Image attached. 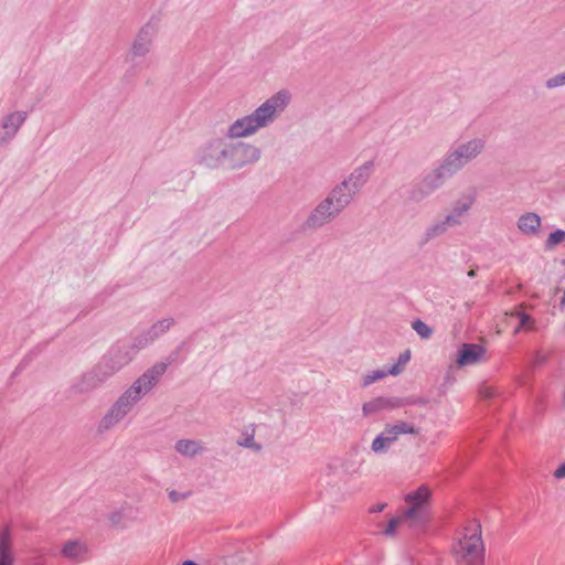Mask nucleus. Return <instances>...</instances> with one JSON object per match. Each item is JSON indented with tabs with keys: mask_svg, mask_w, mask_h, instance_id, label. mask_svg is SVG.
I'll return each instance as SVG.
<instances>
[{
	"mask_svg": "<svg viewBox=\"0 0 565 565\" xmlns=\"http://www.w3.org/2000/svg\"><path fill=\"white\" fill-rule=\"evenodd\" d=\"M291 103V93L280 89L266 98L250 114L234 120L226 129L227 140L226 167L238 170L257 163L262 158V150L254 143L239 139L255 136L277 121Z\"/></svg>",
	"mask_w": 565,
	"mask_h": 565,
	"instance_id": "f257e3e1",
	"label": "nucleus"
},
{
	"mask_svg": "<svg viewBox=\"0 0 565 565\" xmlns=\"http://www.w3.org/2000/svg\"><path fill=\"white\" fill-rule=\"evenodd\" d=\"M459 565H482L484 546L481 539V525L477 521L470 522L462 532V536L452 548Z\"/></svg>",
	"mask_w": 565,
	"mask_h": 565,
	"instance_id": "f03ea898",
	"label": "nucleus"
},
{
	"mask_svg": "<svg viewBox=\"0 0 565 565\" xmlns=\"http://www.w3.org/2000/svg\"><path fill=\"white\" fill-rule=\"evenodd\" d=\"M486 149V140L477 137L451 147L444 156L441 163L452 177L469 162L477 159Z\"/></svg>",
	"mask_w": 565,
	"mask_h": 565,
	"instance_id": "7ed1b4c3",
	"label": "nucleus"
},
{
	"mask_svg": "<svg viewBox=\"0 0 565 565\" xmlns=\"http://www.w3.org/2000/svg\"><path fill=\"white\" fill-rule=\"evenodd\" d=\"M141 350L135 337L130 341L120 340L108 349L99 363L113 376L131 363Z\"/></svg>",
	"mask_w": 565,
	"mask_h": 565,
	"instance_id": "20e7f679",
	"label": "nucleus"
},
{
	"mask_svg": "<svg viewBox=\"0 0 565 565\" xmlns=\"http://www.w3.org/2000/svg\"><path fill=\"white\" fill-rule=\"evenodd\" d=\"M168 365L159 362L147 369L132 384L125 390L120 396L130 407H135L143 396L157 386L160 379L167 371Z\"/></svg>",
	"mask_w": 565,
	"mask_h": 565,
	"instance_id": "39448f33",
	"label": "nucleus"
},
{
	"mask_svg": "<svg viewBox=\"0 0 565 565\" xmlns=\"http://www.w3.org/2000/svg\"><path fill=\"white\" fill-rule=\"evenodd\" d=\"M168 365L159 362L147 369L132 384L125 390L120 396L130 407H135L143 396L157 386L160 379L167 371Z\"/></svg>",
	"mask_w": 565,
	"mask_h": 565,
	"instance_id": "423d86ee",
	"label": "nucleus"
},
{
	"mask_svg": "<svg viewBox=\"0 0 565 565\" xmlns=\"http://www.w3.org/2000/svg\"><path fill=\"white\" fill-rule=\"evenodd\" d=\"M430 495V490L426 486H420L405 495L407 508L402 512L403 518L409 520V527H419L427 523Z\"/></svg>",
	"mask_w": 565,
	"mask_h": 565,
	"instance_id": "0eeeda50",
	"label": "nucleus"
},
{
	"mask_svg": "<svg viewBox=\"0 0 565 565\" xmlns=\"http://www.w3.org/2000/svg\"><path fill=\"white\" fill-rule=\"evenodd\" d=\"M227 140L226 136L217 137L202 145L196 152L198 163L209 169L226 167Z\"/></svg>",
	"mask_w": 565,
	"mask_h": 565,
	"instance_id": "6e6552de",
	"label": "nucleus"
},
{
	"mask_svg": "<svg viewBox=\"0 0 565 565\" xmlns=\"http://www.w3.org/2000/svg\"><path fill=\"white\" fill-rule=\"evenodd\" d=\"M160 28V18L152 15L138 31L129 52L127 53V61H134L138 57H145L152 47L154 38Z\"/></svg>",
	"mask_w": 565,
	"mask_h": 565,
	"instance_id": "1a4fd4ad",
	"label": "nucleus"
},
{
	"mask_svg": "<svg viewBox=\"0 0 565 565\" xmlns=\"http://www.w3.org/2000/svg\"><path fill=\"white\" fill-rule=\"evenodd\" d=\"M175 324L177 320L171 316L156 320L150 327L141 330L135 335L138 345L141 347L142 350L149 348L160 338L166 335Z\"/></svg>",
	"mask_w": 565,
	"mask_h": 565,
	"instance_id": "9d476101",
	"label": "nucleus"
},
{
	"mask_svg": "<svg viewBox=\"0 0 565 565\" xmlns=\"http://www.w3.org/2000/svg\"><path fill=\"white\" fill-rule=\"evenodd\" d=\"M28 118V113L14 110L0 119V148L10 143Z\"/></svg>",
	"mask_w": 565,
	"mask_h": 565,
	"instance_id": "9b49d317",
	"label": "nucleus"
},
{
	"mask_svg": "<svg viewBox=\"0 0 565 565\" xmlns=\"http://www.w3.org/2000/svg\"><path fill=\"white\" fill-rule=\"evenodd\" d=\"M134 408L119 395V397L109 407L107 413L98 423V433L103 434L118 425Z\"/></svg>",
	"mask_w": 565,
	"mask_h": 565,
	"instance_id": "f8f14e48",
	"label": "nucleus"
},
{
	"mask_svg": "<svg viewBox=\"0 0 565 565\" xmlns=\"http://www.w3.org/2000/svg\"><path fill=\"white\" fill-rule=\"evenodd\" d=\"M475 202V194H463L451 203L450 209L445 213V215L454 227H459L463 224L465 218L469 215Z\"/></svg>",
	"mask_w": 565,
	"mask_h": 565,
	"instance_id": "ddd939ff",
	"label": "nucleus"
},
{
	"mask_svg": "<svg viewBox=\"0 0 565 565\" xmlns=\"http://www.w3.org/2000/svg\"><path fill=\"white\" fill-rule=\"evenodd\" d=\"M340 215L338 209H334L330 202L323 199L309 214L306 220L307 228H320Z\"/></svg>",
	"mask_w": 565,
	"mask_h": 565,
	"instance_id": "4468645a",
	"label": "nucleus"
},
{
	"mask_svg": "<svg viewBox=\"0 0 565 565\" xmlns=\"http://www.w3.org/2000/svg\"><path fill=\"white\" fill-rule=\"evenodd\" d=\"M108 521L113 527L126 530L138 521V510L132 504L124 502L109 512Z\"/></svg>",
	"mask_w": 565,
	"mask_h": 565,
	"instance_id": "2eb2a0df",
	"label": "nucleus"
},
{
	"mask_svg": "<svg viewBox=\"0 0 565 565\" xmlns=\"http://www.w3.org/2000/svg\"><path fill=\"white\" fill-rule=\"evenodd\" d=\"M111 376L107 373V371L103 367V365L98 362L93 370L82 375V377L77 381L74 388L78 393H85L93 391L100 386L104 382H106Z\"/></svg>",
	"mask_w": 565,
	"mask_h": 565,
	"instance_id": "dca6fc26",
	"label": "nucleus"
},
{
	"mask_svg": "<svg viewBox=\"0 0 565 565\" xmlns=\"http://www.w3.org/2000/svg\"><path fill=\"white\" fill-rule=\"evenodd\" d=\"M487 350L477 343H463L457 354L456 364L458 367L477 365L486 360Z\"/></svg>",
	"mask_w": 565,
	"mask_h": 565,
	"instance_id": "f3484780",
	"label": "nucleus"
},
{
	"mask_svg": "<svg viewBox=\"0 0 565 565\" xmlns=\"http://www.w3.org/2000/svg\"><path fill=\"white\" fill-rule=\"evenodd\" d=\"M373 169L374 162L371 160L365 161L361 166L354 168L342 182L345 183L354 194H358L370 180Z\"/></svg>",
	"mask_w": 565,
	"mask_h": 565,
	"instance_id": "a211bd4d",
	"label": "nucleus"
},
{
	"mask_svg": "<svg viewBox=\"0 0 565 565\" xmlns=\"http://www.w3.org/2000/svg\"><path fill=\"white\" fill-rule=\"evenodd\" d=\"M354 194L342 181L324 198L341 214L353 201Z\"/></svg>",
	"mask_w": 565,
	"mask_h": 565,
	"instance_id": "6ab92c4d",
	"label": "nucleus"
},
{
	"mask_svg": "<svg viewBox=\"0 0 565 565\" xmlns=\"http://www.w3.org/2000/svg\"><path fill=\"white\" fill-rule=\"evenodd\" d=\"M454 228L449 220L446 217V215H441L434 221H431L424 230L422 236H420V244L426 245L444 235L447 234V232Z\"/></svg>",
	"mask_w": 565,
	"mask_h": 565,
	"instance_id": "aec40b11",
	"label": "nucleus"
},
{
	"mask_svg": "<svg viewBox=\"0 0 565 565\" xmlns=\"http://www.w3.org/2000/svg\"><path fill=\"white\" fill-rule=\"evenodd\" d=\"M452 174L448 171V169L440 162L438 167L429 171L424 175L422 182L424 183L427 192L433 194L435 191L440 189L447 179L451 178Z\"/></svg>",
	"mask_w": 565,
	"mask_h": 565,
	"instance_id": "412c9836",
	"label": "nucleus"
},
{
	"mask_svg": "<svg viewBox=\"0 0 565 565\" xmlns=\"http://www.w3.org/2000/svg\"><path fill=\"white\" fill-rule=\"evenodd\" d=\"M61 554L64 558L71 562L81 563L86 558L87 546L77 540L67 541L62 546Z\"/></svg>",
	"mask_w": 565,
	"mask_h": 565,
	"instance_id": "4be33fe9",
	"label": "nucleus"
},
{
	"mask_svg": "<svg viewBox=\"0 0 565 565\" xmlns=\"http://www.w3.org/2000/svg\"><path fill=\"white\" fill-rule=\"evenodd\" d=\"M175 451L185 457V458H194L195 456L202 454L205 450V447L202 441L196 439H179L174 445Z\"/></svg>",
	"mask_w": 565,
	"mask_h": 565,
	"instance_id": "5701e85b",
	"label": "nucleus"
},
{
	"mask_svg": "<svg viewBox=\"0 0 565 565\" xmlns=\"http://www.w3.org/2000/svg\"><path fill=\"white\" fill-rule=\"evenodd\" d=\"M541 222L539 214L527 212L518 218L516 225L524 235H536L540 231Z\"/></svg>",
	"mask_w": 565,
	"mask_h": 565,
	"instance_id": "b1692460",
	"label": "nucleus"
},
{
	"mask_svg": "<svg viewBox=\"0 0 565 565\" xmlns=\"http://www.w3.org/2000/svg\"><path fill=\"white\" fill-rule=\"evenodd\" d=\"M396 441L395 436L384 426L383 430L373 439L371 450L376 455L386 454Z\"/></svg>",
	"mask_w": 565,
	"mask_h": 565,
	"instance_id": "393cba45",
	"label": "nucleus"
},
{
	"mask_svg": "<svg viewBox=\"0 0 565 565\" xmlns=\"http://www.w3.org/2000/svg\"><path fill=\"white\" fill-rule=\"evenodd\" d=\"M385 426L395 436L396 440H398L402 435H418L419 434V428L409 422L397 420L393 424H386Z\"/></svg>",
	"mask_w": 565,
	"mask_h": 565,
	"instance_id": "a878e982",
	"label": "nucleus"
},
{
	"mask_svg": "<svg viewBox=\"0 0 565 565\" xmlns=\"http://www.w3.org/2000/svg\"><path fill=\"white\" fill-rule=\"evenodd\" d=\"M255 429L253 427H248L244 429L237 439V445L247 449H252L255 452H259L263 449V446L255 441Z\"/></svg>",
	"mask_w": 565,
	"mask_h": 565,
	"instance_id": "bb28decb",
	"label": "nucleus"
},
{
	"mask_svg": "<svg viewBox=\"0 0 565 565\" xmlns=\"http://www.w3.org/2000/svg\"><path fill=\"white\" fill-rule=\"evenodd\" d=\"M430 195L422 181L414 183L407 191V200L412 203H420Z\"/></svg>",
	"mask_w": 565,
	"mask_h": 565,
	"instance_id": "cd10ccee",
	"label": "nucleus"
},
{
	"mask_svg": "<svg viewBox=\"0 0 565 565\" xmlns=\"http://www.w3.org/2000/svg\"><path fill=\"white\" fill-rule=\"evenodd\" d=\"M505 316L516 317L519 319V324L514 329V333H519L522 329L532 330L534 329L535 321L534 319L521 311H512L511 313H505Z\"/></svg>",
	"mask_w": 565,
	"mask_h": 565,
	"instance_id": "c85d7f7f",
	"label": "nucleus"
},
{
	"mask_svg": "<svg viewBox=\"0 0 565 565\" xmlns=\"http://www.w3.org/2000/svg\"><path fill=\"white\" fill-rule=\"evenodd\" d=\"M381 401L384 411H393L411 404L408 399L396 396H381Z\"/></svg>",
	"mask_w": 565,
	"mask_h": 565,
	"instance_id": "c756f323",
	"label": "nucleus"
},
{
	"mask_svg": "<svg viewBox=\"0 0 565 565\" xmlns=\"http://www.w3.org/2000/svg\"><path fill=\"white\" fill-rule=\"evenodd\" d=\"M409 360H411V351L409 350H406L403 353H401L397 359V362L394 363L391 367H388L390 374L394 375V376L401 374L403 372L405 365L409 362Z\"/></svg>",
	"mask_w": 565,
	"mask_h": 565,
	"instance_id": "7c9ffc66",
	"label": "nucleus"
},
{
	"mask_svg": "<svg viewBox=\"0 0 565 565\" xmlns=\"http://www.w3.org/2000/svg\"><path fill=\"white\" fill-rule=\"evenodd\" d=\"M382 403L381 396L364 403L362 406L363 415L369 417L384 411Z\"/></svg>",
	"mask_w": 565,
	"mask_h": 565,
	"instance_id": "2f4dec72",
	"label": "nucleus"
},
{
	"mask_svg": "<svg viewBox=\"0 0 565 565\" xmlns=\"http://www.w3.org/2000/svg\"><path fill=\"white\" fill-rule=\"evenodd\" d=\"M404 523H407L409 525V520L408 519H404L403 518V512H401L399 515L395 516V518H392L386 527L383 530V534L386 535V536H394L395 533H396V529L404 524Z\"/></svg>",
	"mask_w": 565,
	"mask_h": 565,
	"instance_id": "473e14b6",
	"label": "nucleus"
},
{
	"mask_svg": "<svg viewBox=\"0 0 565 565\" xmlns=\"http://www.w3.org/2000/svg\"><path fill=\"white\" fill-rule=\"evenodd\" d=\"M388 374H390L388 369L371 371L362 376V386L367 387L371 384H373L374 382L384 379Z\"/></svg>",
	"mask_w": 565,
	"mask_h": 565,
	"instance_id": "72a5a7b5",
	"label": "nucleus"
},
{
	"mask_svg": "<svg viewBox=\"0 0 565 565\" xmlns=\"http://www.w3.org/2000/svg\"><path fill=\"white\" fill-rule=\"evenodd\" d=\"M546 89H556L565 86V72L557 73L551 77H548L545 83Z\"/></svg>",
	"mask_w": 565,
	"mask_h": 565,
	"instance_id": "f704fd0d",
	"label": "nucleus"
},
{
	"mask_svg": "<svg viewBox=\"0 0 565 565\" xmlns=\"http://www.w3.org/2000/svg\"><path fill=\"white\" fill-rule=\"evenodd\" d=\"M565 241V231L563 230H556L554 232H552L546 242H545V247L547 249H552L554 248L556 245L561 244L562 242Z\"/></svg>",
	"mask_w": 565,
	"mask_h": 565,
	"instance_id": "c9c22d12",
	"label": "nucleus"
},
{
	"mask_svg": "<svg viewBox=\"0 0 565 565\" xmlns=\"http://www.w3.org/2000/svg\"><path fill=\"white\" fill-rule=\"evenodd\" d=\"M412 327L422 339H429L433 334V329L422 320H415Z\"/></svg>",
	"mask_w": 565,
	"mask_h": 565,
	"instance_id": "e433bc0d",
	"label": "nucleus"
},
{
	"mask_svg": "<svg viewBox=\"0 0 565 565\" xmlns=\"http://www.w3.org/2000/svg\"><path fill=\"white\" fill-rule=\"evenodd\" d=\"M168 497L170 499L171 502L173 503H177L179 501H182L184 499H186L188 494L186 493H181L177 490H171L168 492Z\"/></svg>",
	"mask_w": 565,
	"mask_h": 565,
	"instance_id": "4c0bfd02",
	"label": "nucleus"
},
{
	"mask_svg": "<svg viewBox=\"0 0 565 565\" xmlns=\"http://www.w3.org/2000/svg\"><path fill=\"white\" fill-rule=\"evenodd\" d=\"M479 393L483 398H491L494 395V390L490 386H482Z\"/></svg>",
	"mask_w": 565,
	"mask_h": 565,
	"instance_id": "58836bf2",
	"label": "nucleus"
},
{
	"mask_svg": "<svg viewBox=\"0 0 565 565\" xmlns=\"http://www.w3.org/2000/svg\"><path fill=\"white\" fill-rule=\"evenodd\" d=\"M553 476L558 480L565 478V461L554 471Z\"/></svg>",
	"mask_w": 565,
	"mask_h": 565,
	"instance_id": "ea45409f",
	"label": "nucleus"
},
{
	"mask_svg": "<svg viewBox=\"0 0 565 565\" xmlns=\"http://www.w3.org/2000/svg\"><path fill=\"white\" fill-rule=\"evenodd\" d=\"M547 360V356L541 352H536L535 353V358H534V363L537 364V365H541L543 363H545Z\"/></svg>",
	"mask_w": 565,
	"mask_h": 565,
	"instance_id": "a19ab883",
	"label": "nucleus"
},
{
	"mask_svg": "<svg viewBox=\"0 0 565 565\" xmlns=\"http://www.w3.org/2000/svg\"><path fill=\"white\" fill-rule=\"evenodd\" d=\"M386 507L385 503H377L375 505H373L371 509H370V512L371 513H379V512H382L384 510V508Z\"/></svg>",
	"mask_w": 565,
	"mask_h": 565,
	"instance_id": "79ce46f5",
	"label": "nucleus"
},
{
	"mask_svg": "<svg viewBox=\"0 0 565 565\" xmlns=\"http://www.w3.org/2000/svg\"><path fill=\"white\" fill-rule=\"evenodd\" d=\"M476 276V271L473 269H470L468 271V277L473 278Z\"/></svg>",
	"mask_w": 565,
	"mask_h": 565,
	"instance_id": "37998d69",
	"label": "nucleus"
},
{
	"mask_svg": "<svg viewBox=\"0 0 565 565\" xmlns=\"http://www.w3.org/2000/svg\"><path fill=\"white\" fill-rule=\"evenodd\" d=\"M182 565H198V564L193 561H185L182 563Z\"/></svg>",
	"mask_w": 565,
	"mask_h": 565,
	"instance_id": "c03bdc74",
	"label": "nucleus"
},
{
	"mask_svg": "<svg viewBox=\"0 0 565 565\" xmlns=\"http://www.w3.org/2000/svg\"><path fill=\"white\" fill-rule=\"evenodd\" d=\"M561 305H562V306H565V296L562 298V300H561Z\"/></svg>",
	"mask_w": 565,
	"mask_h": 565,
	"instance_id": "a18cd8bd",
	"label": "nucleus"
}]
</instances>
